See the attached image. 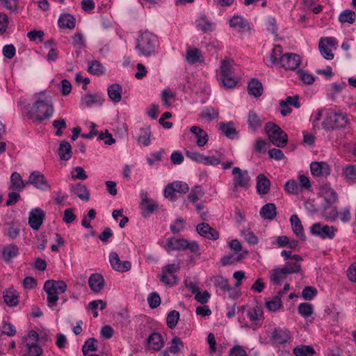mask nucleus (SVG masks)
<instances>
[{"label": "nucleus", "mask_w": 356, "mask_h": 356, "mask_svg": "<svg viewBox=\"0 0 356 356\" xmlns=\"http://www.w3.org/2000/svg\"><path fill=\"white\" fill-rule=\"evenodd\" d=\"M318 48L322 56L325 59L331 60L334 58V54L332 50L325 46V44L323 43V41H319Z\"/></svg>", "instance_id": "0e129e2a"}, {"label": "nucleus", "mask_w": 356, "mask_h": 356, "mask_svg": "<svg viewBox=\"0 0 356 356\" xmlns=\"http://www.w3.org/2000/svg\"><path fill=\"white\" fill-rule=\"evenodd\" d=\"M248 93L255 97H260L263 93L262 83L255 78H252L248 86Z\"/></svg>", "instance_id": "bb28decb"}, {"label": "nucleus", "mask_w": 356, "mask_h": 356, "mask_svg": "<svg viewBox=\"0 0 356 356\" xmlns=\"http://www.w3.org/2000/svg\"><path fill=\"white\" fill-rule=\"evenodd\" d=\"M265 131L274 145L284 147L287 144V134L278 125L268 122L265 125Z\"/></svg>", "instance_id": "20e7f679"}, {"label": "nucleus", "mask_w": 356, "mask_h": 356, "mask_svg": "<svg viewBox=\"0 0 356 356\" xmlns=\"http://www.w3.org/2000/svg\"><path fill=\"white\" fill-rule=\"evenodd\" d=\"M168 247L172 250L184 251L189 250L192 253H198L200 246L197 241H189L184 238H170L167 243Z\"/></svg>", "instance_id": "423d86ee"}, {"label": "nucleus", "mask_w": 356, "mask_h": 356, "mask_svg": "<svg viewBox=\"0 0 356 356\" xmlns=\"http://www.w3.org/2000/svg\"><path fill=\"white\" fill-rule=\"evenodd\" d=\"M264 119L254 111H250L248 113V123L252 131H254L262 125Z\"/></svg>", "instance_id": "c756f323"}, {"label": "nucleus", "mask_w": 356, "mask_h": 356, "mask_svg": "<svg viewBox=\"0 0 356 356\" xmlns=\"http://www.w3.org/2000/svg\"><path fill=\"white\" fill-rule=\"evenodd\" d=\"M175 97L176 92L170 88L164 89L161 94V102L165 108H169L172 106Z\"/></svg>", "instance_id": "cd10ccee"}, {"label": "nucleus", "mask_w": 356, "mask_h": 356, "mask_svg": "<svg viewBox=\"0 0 356 356\" xmlns=\"http://www.w3.org/2000/svg\"><path fill=\"white\" fill-rule=\"evenodd\" d=\"M97 340L95 338L88 339L82 348L83 355H87L89 351H96L97 350Z\"/></svg>", "instance_id": "6e6d98bb"}, {"label": "nucleus", "mask_w": 356, "mask_h": 356, "mask_svg": "<svg viewBox=\"0 0 356 356\" xmlns=\"http://www.w3.org/2000/svg\"><path fill=\"white\" fill-rule=\"evenodd\" d=\"M27 353L25 356H41L42 349L35 343L29 341L26 343Z\"/></svg>", "instance_id": "603ef678"}, {"label": "nucleus", "mask_w": 356, "mask_h": 356, "mask_svg": "<svg viewBox=\"0 0 356 356\" xmlns=\"http://www.w3.org/2000/svg\"><path fill=\"white\" fill-rule=\"evenodd\" d=\"M44 217V212L41 209H34L30 212L29 224L32 229L38 230L42 225Z\"/></svg>", "instance_id": "dca6fc26"}, {"label": "nucleus", "mask_w": 356, "mask_h": 356, "mask_svg": "<svg viewBox=\"0 0 356 356\" xmlns=\"http://www.w3.org/2000/svg\"><path fill=\"white\" fill-rule=\"evenodd\" d=\"M75 18L70 14H64L58 19V25L62 29H72L75 26Z\"/></svg>", "instance_id": "ea45409f"}, {"label": "nucleus", "mask_w": 356, "mask_h": 356, "mask_svg": "<svg viewBox=\"0 0 356 356\" xmlns=\"http://www.w3.org/2000/svg\"><path fill=\"white\" fill-rule=\"evenodd\" d=\"M337 229L334 226L316 222L310 227V233L322 239H333Z\"/></svg>", "instance_id": "0eeeda50"}, {"label": "nucleus", "mask_w": 356, "mask_h": 356, "mask_svg": "<svg viewBox=\"0 0 356 356\" xmlns=\"http://www.w3.org/2000/svg\"><path fill=\"white\" fill-rule=\"evenodd\" d=\"M104 67L97 60L88 63V71L94 75H100L103 73Z\"/></svg>", "instance_id": "5fc2aeb1"}, {"label": "nucleus", "mask_w": 356, "mask_h": 356, "mask_svg": "<svg viewBox=\"0 0 356 356\" xmlns=\"http://www.w3.org/2000/svg\"><path fill=\"white\" fill-rule=\"evenodd\" d=\"M229 25L232 28L239 31H245L250 30V26L248 22L241 16L235 15L229 19Z\"/></svg>", "instance_id": "4be33fe9"}, {"label": "nucleus", "mask_w": 356, "mask_h": 356, "mask_svg": "<svg viewBox=\"0 0 356 356\" xmlns=\"http://www.w3.org/2000/svg\"><path fill=\"white\" fill-rule=\"evenodd\" d=\"M290 222L292 230L296 236L299 237L302 241H305L306 236L304 234L303 226L298 215L293 214L290 218Z\"/></svg>", "instance_id": "393cba45"}, {"label": "nucleus", "mask_w": 356, "mask_h": 356, "mask_svg": "<svg viewBox=\"0 0 356 356\" xmlns=\"http://www.w3.org/2000/svg\"><path fill=\"white\" fill-rule=\"evenodd\" d=\"M179 264H168L162 268L161 281L165 285L172 286L177 284L178 279L176 273L179 270Z\"/></svg>", "instance_id": "6e6552de"}, {"label": "nucleus", "mask_w": 356, "mask_h": 356, "mask_svg": "<svg viewBox=\"0 0 356 356\" xmlns=\"http://www.w3.org/2000/svg\"><path fill=\"white\" fill-rule=\"evenodd\" d=\"M220 74V81L225 88H233L236 86L238 80L234 76L233 68L229 59H225L222 61Z\"/></svg>", "instance_id": "39448f33"}, {"label": "nucleus", "mask_w": 356, "mask_h": 356, "mask_svg": "<svg viewBox=\"0 0 356 356\" xmlns=\"http://www.w3.org/2000/svg\"><path fill=\"white\" fill-rule=\"evenodd\" d=\"M54 113V106L50 100H38L31 107V118L40 122L50 118Z\"/></svg>", "instance_id": "7ed1b4c3"}, {"label": "nucleus", "mask_w": 356, "mask_h": 356, "mask_svg": "<svg viewBox=\"0 0 356 356\" xmlns=\"http://www.w3.org/2000/svg\"><path fill=\"white\" fill-rule=\"evenodd\" d=\"M149 137V128H141L138 133L137 140L138 143H140V145L147 146L150 143Z\"/></svg>", "instance_id": "de8ad7c7"}, {"label": "nucleus", "mask_w": 356, "mask_h": 356, "mask_svg": "<svg viewBox=\"0 0 356 356\" xmlns=\"http://www.w3.org/2000/svg\"><path fill=\"white\" fill-rule=\"evenodd\" d=\"M186 60L190 64H195L203 60V56L200 50L197 48L188 49L186 51Z\"/></svg>", "instance_id": "e433bc0d"}, {"label": "nucleus", "mask_w": 356, "mask_h": 356, "mask_svg": "<svg viewBox=\"0 0 356 356\" xmlns=\"http://www.w3.org/2000/svg\"><path fill=\"white\" fill-rule=\"evenodd\" d=\"M298 313L304 318H308L312 315L314 307L311 303L302 302L298 307Z\"/></svg>", "instance_id": "09e8293b"}, {"label": "nucleus", "mask_w": 356, "mask_h": 356, "mask_svg": "<svg viewBox=\"0 0 356 356\" xmlns=\"http://www.w3.org/2000/svg\"><path fill=\"white\" fill-rule=\"evenodd\" d=\"M282 48L280 44L275 45L270 54V60L272 65H280Z\"/></svg>", "instance_id": "49530a36"}, {"label": "nucleus", "mask_w": 356, "mask_h": 356, "mask_svg": "<svg viewBox=\"0 0 356 356\" xmlns=\"http://www.w3.org/2000/svg\"><path fill=\"white\" fill-rule=\"evenodd\" d=\"M282 305V300H280L277 297H273L271 300L266 302V307L268 310L273 312L277 311Z\"/></svg>", "instance_id": "e2e57ef3"}, {"label": "nucleus", "mask_w": 356, "mask_h": 356, "mask_svg": "<svg viewBox=\"0 0 356 356\" xmlns=\"http://www.w3.org/2000/svg\"><path fill=\"white\" fill-rule=\"evenodd\" d=\"M3 300L8 306H15L19 302L18 293L13 288L3 292Z\"/></svg>", "instance_id": "473e14b6"}, {"label": "nucleus", "mask_w": 356, "mask_h": 356, "mask_svg": "<svg viewBox=\"0 0 356 356\" xmlns=\"http://www.w3.org/2000/svg\"><path fill=\"white\" fill-rule=\"evenodd\" d=\"M183 348L184 343L180 338L176 337L172 339L171 346L169 348V351L173 354H177Z\"/></svg>", "instance_id": "13d9d810"}, {"label": "nucleus", "mask_w": 356, "mask_h": 356, "mask_svg": "<svg viewBox=\"0 0 356 356\" xmlns=\"http://www.w3.org/2000/svg\"><path fill=\"white\" fill-rule=\"evenodd\" d=\"M83 101L87 106H90L93 104H102L104 102V99L99 95L88 94L85 95Z\"/></svg>", "instance_id": "864d4df0"}, {"label": "nucleus", "mask_w": 356, "mask_h": 356, "mask_svg": "<svg viewBox=\"0 0 356 356\" xmlns=\"http://www.w3.org/2000/svg\"><path fill=\"white\" fill-rule=\"evenodd\" d=\"M283 270L288 275L298 273L301 270V265L298 262H286L282 267Z\"/></svg>", "instance_id": "052dcab7"}, {"label": "nucleus", "mask_w": 356, "mask_h": 356, "mask_svg": "<svg viewBox=\"0 0 356 356\" xmlns=\"http://www.w3.org/2000/svg\"><path fill=\"white\" fill-rule=\"evenodd\" d=\"M259 214L264 219L273 220L277 216V207L273 203H267L261 207Z\"/></svg>", "instance_id": "a878e982"}, {"label": "nucleus", "mask_w": 356, "mask_h": 356, "mask_svg": "<svg viewBox=\"0 0 356 356\" xmlns=\"http://www.w3.org/2000/svg\"><path fill=\"white\" fill-rule=\"evenodd\" d=\"M342 175L346 182L349 184L356 183V166L349 164L343 168Z\"/></svg>", "instance_id": "2f4dec72"}, {"label": "nucleus", "mask_w": 356, "mask_h": 356, "mask_svg": "<svg viewBox=\"0 0 356 356\" xmlns=\"http://www.w3.org/2000/svg\"><path fill=\"white\" fill-rule=\"evenodd\" d=\"M53 127L56 129L55 135L56 136H60L63 134V129L67 128V124L64 118H59L58 120H55L52 122Z\"/></svg>", "instance_id": "680f3d73"}, {"label": "nucleus", "mask_w": 356, "mask_h": 356, "mask_svg": "<svg viewBox=\"0 0 356 356\" xmlns=\"http://www.w3.org/2000/svg\"><path fill=\"white\" fill-rule=\"evenodd\" d=\"M220 129L223 132L225 136L230 139L234 138L237 135V131L234 127L232 121L228 122H220L219 124Z\"/></svg>", "instance_id": "72a5a7b5"}, {"label": "nucleus", "mask_w": 356, "mask_h": 356, "mask_svg": "<svg viewBox=\"0 0 356 356\" xmlns=\"http://www.w3.org/2000/svg\"><path fill=\"white\" fill-rule=\"evenodd\" d=\"M58 154L60 159L64 161L69 160L72 154V146L69 142L63 140L60 143Z\"/></svg>", "instance_id": "4c0bfd02"}, {"label": "nucleus", "mask_w": 356, "mask_h": 356, "mask_svg": "<svg viewBox=\"0 0 356 356\" xmlns=\"http://www.w3.org/2000/svg\"><path fill=\"white\" fill-rule=\"evenodd\" d=\"M262 315L263 310L259 307H256L252 309H250L248 312V316L252 321L259 320L262 317Z\"/></svg>", "instance_id": "338daca9"}, {"label": "nucleus", "mask_w": 356, "mask_h": 356, "mask_svg": "<svg viewBox=\"0 0 356 356\" xmlns=\"http://www.w3.org/2000/svg\"><path fill=\"white\" fill-rule=\"evenodd\" d=\"M179 313L176 310H172L170 312L166 318V323L169 328L173 329L176 327L179 319Z\"/></svg>", "instance_id": "3c124183"}, {"label": "nucleus", "mask_w": 356, "mask_h": 356, "mask_svg": "<svg viewBox=\"0 0 356 356\" xmlns=\"http://www.w3.org/2000/svg\"><path fill=\"white\" fill-rule=\"evenodd\" d=\"M315 350L313 347L310 346H299L293 349V354L296 356H313Z\"/></svg>", "instance_id": "c03bdc74"}, {"label": "nucleus", "mask_w": 356, "mask_h": 356, "mask_svg": "<svg viewBox=\"0 0 356 356\" xmlns=\"http://www.w3.org/2000/svg\"><path fill=\"white\" fill-rule=\"evenodd\" d=\"M71 190L82 200L88 201L90 198L88 190L86 186L82 184L79 183L72 186Z\"/></svg>", "instance_id": "a19ab883"}, {"label": "nucleus", "mask_w": 356, "mask_h": 356, "mask_svg": "<svg viewBox=\"0 0 356 356\" xmlns=\"http://www.w3.org/2000/svg\"><path fill=\"white\" fill-rule=\"evenodd\" d=\"M317 294V290L314 286H306L303 289L302 296L306 300H312Z\"/></svg>", "instance_id": "69168bd1"}, {"label": "nucleus", "mask_w": 356, "mask_h": 356, "mask_svg": "<svg viewBox=\"0 0 356 356\" xmlns=\"http://www.w3.org/2000/svg\"><path fill=\"white\" fill-rule=\"evenodd\" d=\"M233 186L234 188H248L250 185V177L248 170H242L239 167H234L232 170Z\"/></svg>", "instance_id": "9d476101"}, {"label": "nucleus", "mask_w": 356, "mask_h": 356, "mask_svg": "<svg viewBox=\"0 0 356 356\" xmlns=\"http://www.w3.org/2000/svg\"><path fill=\"white\" fill-rule=\"evenodd\" d=\"M247 254H248V251L245 250L236 255L234 254H229L227 255H225L224 257H222L221 258V264L222 266H228V265L232 264L234 263L240 261Z\"/></svg>", "instance_id": "c9c22d12"}, {"label": "nucleus", "mask_w": 356, "mask_h": 356, "mask_svg": "<svg viewBox=\"0 0 356 356\" xmlns=\"http://www.w3.org/2000/svg\"><path fill=\"white\" fill-rule=\"evenodd\" d=\"M213 284L215 286L219 288L224 293H228L230 298H236L238 295L234 292V290L230 286L228 280L222 276H216L214 277Z\"/></svg>", "instance_id": "6ab92c4d"}, {"label": "nucleus", "mask_w": 356, "mask_h": 356, "mask_svg": "<svg viewBox=\"0 0 356 356\" xmlns=\"http://www.w3.org/2000/svg\"><path fill=\"white\" fill-rule=\"evenodd\" d=\"M310 170L315 177H327L330 174V166L324 161H314L310 164Z\"/></svg>", "instance_id": "2eb2a0df"}, {"label": "nucleus", "mask_w": 356, "mask_h": 356, "mask_svg": "<svg viewBox=\"0 0 356 356\" xmlns=\"http://www.w3.org/2000/svg\"><path fill=\"white\" fill-rule=\"evenodd\" d=\"M154 35L153 34L145 32L142 33L137 40L136 48L141 54L147 56L154 52Z\"/></svg>", "instance_id": "1a4fd4ad"}, {"label": "nucleus", "mask_w": 356, "mask_h": 356, "mask_svg": "<svg viewBox=\"0 0 356 356\" xmlns=\"http://www.w3.org/2000/svg\"><path fill=\"white\" fill-rule=\"evenodd\" d=\"M270 181L264 174H259L257 177V192L259 195H266L270 191Z\"/></svg>", "instance_id": "412c9836"}, {"label": "nucleus", "mask_w": 356, "mask_h": 356, "mask_svg": "<svg viewBox=\"0 0 356 356\" xmlns=\"http://www.w3.org/2000/svg\"><path fill=\"white\" fill-rule=\"evenodd\" d=\"M287 275L282 268L273 269L270 275V282L275 285H280L282 281L286 278Z\"/></svg>", "instance_id": "f704fd0d"}, {"label": "nucleus", "mask_w": 356, "mask_h": 356, "mask_svg": "<svg viewBox=\"0 0 356 356\" xmlns=\"http://www.w3.org/2000/svg\"><path fill=\"white\" fill-rule=\"evenodd\" d=\"M350 120L346 113L342 111H329L322 122L323 128L326 130L344 128L349 124Z\"/></svg>", "instance_id": "f257e3e1"}, {"label": "nucleus", "mask_w": 356, "mask_h": 356, "mask_svg": "<svg viewBox=\"0 0 356 356\" xmlns=\"http://www.w3.org/2000/svg\"><path fill=\"white\" fill-rule=\"evenodd\" d=\"M26 185V182H24L21 175L18 172H15L11 175L10 185L9 186L10 190L21 191Z\"/></svg>", "instance_id": "7c9ffc66"}, {"label": "nucleus", "mask_w": 356, "mask_h": 356, "mask_svg": "<svg viewBox=\"0 0 356 356\" xmlns=\"http://www.w3.org/2000/svg\"><path fill=\"white\" fill-rule=\"evenodd\" d=\"M142 201L140 207L142 216L145 218L149 217L155 210V204L153 200L148 197L147 193H141Z\"/></svg>", "instance_id": "a211bd4d"}, {"label": "nucleus", "mask_w": 356, "mask_h": 356, "mask_svg": "<svg viewBox=\"0 0 356 356\" xmlns=\"http://www.w3.org/2000/svg\"><path fill=\"white\" fill-rule=\"evenodd\" d=\"M285 190L291 194H298L300 191V186L294 179L287 181L284 185Z\"/></svg>", "instance_id": "bf43d9fd"}, {"label": "nucleus", "mask_w": 356, "mask_h": 356, "mask_svg": "<svg viewBox=\"0 0 356 356\" xmlns=\"http://www.w3.org/2000/svg\"><path fill=\"white\" fill-rule=\"evenodd\" d=\"M190 131L195 135L197 139L196 143L198 147H203L207 143L209 136L204 129L198 126H193L191 127Z\"/></svg>", "instance_id": "b1692460"}, {"label": "nucleus", "mask_w": 356, "mask_h": 356, "mask_svg": "<svg viewBox=\"0 0 356 356\" xmlns=\"http://www.w3.org/2000/svg\"><path fill=\"white\" fill-rule=\"evenodd\" d=\"M109 260L112 268L118 272L124 273L130 270L131 264L129 261H122L115 252H112L109 255Z\"/></svg>", "instance_id": "4468645a"}, {"label": "nucleus", "mask_w": 356, "mask_h": 356, "mask_svg": "<svg viewBox=\"0 0 356 356\" xmlns=\"http://www.w3.org/2000/svg\"><path fill=\"white\" fill-rule=\"evenodd\" d=\"M67 284L63 281L47 280L44 284V290L47 294L48 305L51 307L56 305L58 300V294L64 293Z\"/></svg>", "instance_id": "f03ea898"}, {"label": "nucleus", "mask_w": 356, "mask_h": 356, "mask_svg": "<svg viewBox=\"0 0 356 356\" xmlns=\"http://www.w3.org/2000/svg\"><path fill=\"white\" fill-rule=\"evenodd\" d=\"M320 193L325 199L326 204H334L338 200L337 192L329 184H325L320 188Z\"/></svg>", "instance_id": "aec40b11"}, {"label": "nucleus", "mask_w": 356, "mask_h": 356, "mask_svg": "<svg viewBox=\"0 0 356 356\" xmlns=\"http://www.w3.org/2000/svg\"><path fill=\"white\" fill-rule=\"evenodd\" d=\"M301 60L299 55L293 53H286L282 56L280 66L285 70H295L300 65Z\"/></svg>", "instance_id": "f8f14e48"}, {"label": "nucleus", "mask_w": 356, "mask_h": 356, "mask_svg": "<svg viewBox=\"0 0 356 356\" xmlns=\"http://www.w3.org/2000/svg\"><path fill=\"white\" fill-rule=\"evenodd\" d=\"M332 204H325L323 211V216L327 220H335L339 217L337 208Z\"/></svg>", "instance_id": "58836bf2"}, {"label": "nucleus", "mask_w": 356, "mask_h": 356, "mask_svg": "<svg viewBox=\"0 0 356 356\" xmlns=\"http://www.w3.org/2000/svg\"><path fill=\"white\" fill-rule=\"evenodd\" d=\"M219 112L213 107H207L203 109L200 116L209 120H212L218 117Z\"/></svg>", "instance_id": "4d7b16f0"}, {"label": "nucleus", "mask_w": 356, "mask_h": 356, "mask_svg": "<svg viewBox=\"0 0 356 356\" xmlns=\"http://www.w3.org/2000/svg\"><path fill=\"white\" fill-rule=\"evenodd\" d=\"M280 104L284 105V106L292 105L295 108L300 107L299 97L298 95L293 97L289 96L286 98L285 100H281L280 102Z\"/></svg>", "instance_id": "774afa93"}, {"label": "nucleus", "mask_w": 356, "mask_h": 356, "mask_svg": "<svg viewBox=\"0 0 356 356\" xmlns=\"http://www.w3.org/2000/svg\"><path fill=\"white\" fill-rule=\"evenodd\" d=\"M27 184H30L40 190H51V186L43 174L38 171H33L29 177Z\"/></svg>", "instance_id": "9b49d317"}, {"label": "nucleus", "mask_w": 356, "mask_h": 356, "mask_svg": "<svg viewBox=\"0 0 356 356\" xmlns=\"http://www.w3.org/2000/svg\"><path fill=\"white\" fill-rule=\"evenodd\" d=\"M291 339L290 331L286 328L275 327L272 331L270 339L275 344H284Z\"/></svg>", "instance_id": "ddd939ff"}, {"label": "nucleus", "mask_w": 356, "mask_h": 356, "mask_svg": "<svg viewBox=\"0 0 356 356\" xmlns=\"http://www.w3.org/2000/svg\"><path fill=\"white\" fill-rule=\"evenodd\" d=\"M204 194L202 187L200 185L195 186L189 193L188 198V200L195 203L203 197Z\"/></svg>", "instance_id": "8fccbe9b"}, {"label": "nucleus", "mask_w": 356, "mask_h": 356, "mask_svg": "<svg viewBox=\"0 0 356 356\" xmlns=\"http://www.w3.org/2000/svg\"><path fill=\"white\" fill-rule=\"evenodd\" d=\"M196 23L197 27L204 33L211 31L213 29V24L204 15L199 17Z\"/></svg>", "instance_id": "a18cd8bd"}, {"label": "nucleus", "mask_w": 356, "mask_h": 356, "mask_svg": "<svg viewBox=\"0 0 356 356\" xmlns=\"http://www.w3.org/2000/svg\"><path fill=\"white\" fill-rule=\"evenodd\" d=\"M197 232L202 236L209 240H217L219 238V233L209 224L202 222L196 227Z\"/></svg>", "instance_id": "f3484780"}, {"label": "nucleus", "mask_w": 356, "mask_h": 356, "mask_svg": "<svg viewBox=\"0 0 356 356\" xmlns=\"http://www.w3.org/2000/svg\"><path fill=\"white\" fill-rule=\"evenodd\" d=\"M88 284L92 291L99 293L104 286V279L101 274H92L89 277Z\"/></svg>", "instance_id": "5701e85b"}, {"label": "nucleus", "mask_w": 356, "mask_h": 356, "mask_svg": "<svg viewBox=\"0 0 356 356\" xmlns=\"http://www.w3.org/2000/svg\"><path fill=\"white\" fill-rule=\"evenodd\" d=\"M107 92L110 99L118 103L122 99V88L120 84L115 83L108 86Z\"/></svg>", "instance_id": "c85d7f7f"}, {"label": "nucleus", "mask_w": 356, "mask_h": 356, "mask_svg": "<svg viewBox=\"0 0 356 356\" xmlns=\"http://www.w3.org/2000/svg\"><path fill=\"white\" fill-rule=\"evenodd\" d=\"M19 253V248L15 244H10L3 248L2 254L5 261H9Z\"/></svg>", "instance_id": "79ce46f5"}, {"label": "nucleus", "mask_w": 356, "mask_h": 356, "mask_svg": "<svg viewBox=\"0 0 356 356\" xmlns=\"http://www.w3.org/2000/svg\"><path fill=\"white\" fill-rule=\"evenodd\" d=\"M339 21L342 24H353L355 21V13L352 10H344L339 14Z\"/></svg>", "instance_id": "37998d69"}]
</instances>
